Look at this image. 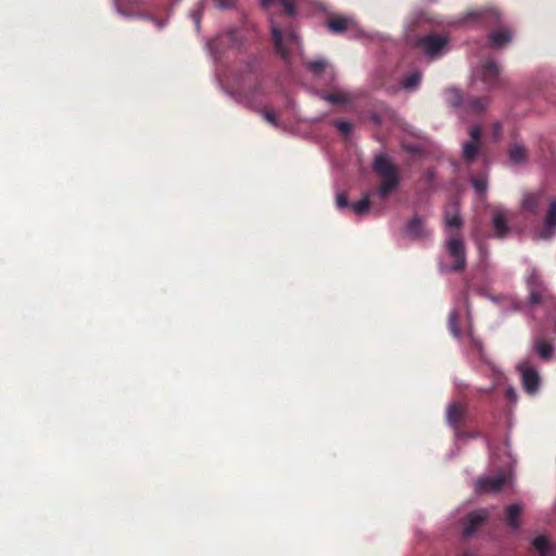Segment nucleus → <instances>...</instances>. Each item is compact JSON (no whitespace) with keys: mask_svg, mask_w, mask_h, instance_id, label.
Segmentation results:
<instances>
[{"mask_svg":"<svg viewBox=\"0 0 556 556\" xmlns=\"http://www.w3.org/2000/svg\"><path fill=\"white\" fill-rule=\"evenodd\" d=\"M446 256L452 261L450 264L439 263L441 273L462 271L467 263L466 245L464 239L458 233H448L445 241Z\"/></svg>","mask_w":556,"mask_h":556,"instance_id":"7ed1b4c3","label":"nucleus"},{"mask_svg":"<svg viewBox=\"0 0 556 556\" xmlns=\"http://www.w3.org/2000/svg\"><path fill=\"white\" fill-rule=\"evenodd\" d=\"M281 0H260L261 7L263 9H268L274 5L276 2H280Z\"/></svg>","mask_w":556,"mask_h":556,"instance_id":"c03bdc74","label":"nucleus"},{"mask_svg":"<svg viewBox=\"0 0 556 556\" xmlns=\"http://www.w3.org/2000/svg\"><path fill=\"white\" fill-rule=\"evenodd\" d=\"M479 250H480L481 254L485 253V250H484V248L482 245L479 247Z\"/></svg>","mask_w":556,"mask_h":556,"instance_id":"4d7b16f0","label":"nucleus"},{"mask_svg":"<svg viewBox=\"0 0 556 556\" xmlns=\"http://www.w3.org/2000/svg\"><path fill=\"white\" fill-rule=\"evenodd\" d=\"M405 230L407 236L414 240L425 239L430 236V231L418 215H415L409 222H407Z\"/></svg>","mask_w":556,"mask_h":556,"instance_id":"aec40b11","label":"nucleus"},{"mask_svg":"<svg viewBox=\"0 0 556 556\" xmlns=\"http://www.w3.org/2000/svg\"><path fill=\"white\" fill-rule=\"evenodd\" d=\"M314 93L324 101L334 105H350L355 101V93L351 90L333 86L331 91H314Z\"/></svg>","mask_w":556,"mask_h":556,"instance_id":"ddd939ff","label":"nucleus"},{"mask_svg":"<svg viewBox=\"0 0 556 556\" xmlns=\"http://www.w3.org/2000/svg\"><path fill=\"white\" fill-rule=\"evenodd\" d=\"M527 152L522 144L516 143L509 149V160L515 165H520L526 161Z\"/></svg>","mask_w":556,"mask_h":556,"instance_id":"c756f323","label":"nucleus"},{"mask_svg":"<svg viewBox=\"0 0 556 556\" xmlns=\"http://www.w3.org/2000/svg\"><path fill=\"white\" fill-rule=\"evenodd\" d=\"M217 79L220 88L229 97L233 98L238 103H241L252 110L261 108L265 89L263 83L252 74L236 77V86L233 89L227 88L220 75L217 73Z\"/></svg>","mask_w":556,"mask_h":556,"instance_id":"f257e3e1","label":"nucleus"},{"mask_svg":"<svg viewBox=\"0 0 556 556\" xmlns=\"http://www.w3.org/2000/svg\"><path fill=\"white\" fill-rule=\"evenodd\" d=\"M556 235V200H548V211L544 217L541 228L535 231V237L540 240H549Z\"/></svg>","mask_w":556,"mask_h":556,"instance_id":"dca6fc26","label":"nucleus"},{"mask_svg":"<svg viewBox=\"0 0 556 556\" xmlns=\"http://www.w3.org/2000/svg\"><path fill=\"white\" fill-rule=\"evenodd\" d=\"M532 546L536 549L540 556H555L556 551L548 544V540L544 535H536L532 539Z\"/></svg>","mask_w":556,"mask_h":556,"instance_id":"bb28decb","label":"nucleus"},{"mask_svg":"<svg viewBox=\"0 0 556 556\" xmlns=\"http://www.w3.org/2000/svg\"><path fill=\"white\" fill-rule=\"evenodd\" d=\"M455 384H456L457 388H466L467 387V384L463 383V382H459V383L455 382Z\"/></svg>","mask_w":556,"mask_h":556,"instance_id":"864d4df0","label":"nucleus"},{"mask_svg":"<svg viewBox=\"0 0 556 556\" xmlns=\"http://www.w3.org/2000/svg\"><path fill=\"white\" fill-rule=\"evenodd\" d=\"M372 170L382 179L375 193L380 199L388 198L400 185V175L386 153L376 155L372 162Z\"/></svg>","mask_w":556,"mask_h":556,"instance_id":"f03ea898","label":"nucleus"},{"mask_svg":"<svg viewBox=\"0 0 556 556\" xmlns=\"http://www.w3.org/2000/svg\"><path fill=\"white\" fill-rule=\"evenodd\" d=\"M305 67L315 76L321 75L324 72H327L329 68V76L334 79L336 73L328 65L325 59L317 58L312 61L305 62Z\"/></svg>","mask_w":556,"mask_h":556,"instance_id":"b1692460","label":"nucleus"},{"mask_svg":"<svg viewBox=\"0 0 556 556\" xmlns=\"http://www.w3.org/2000/svg\"><path fill=\"white\" fill-rule=\"evenodd\" d=\"M462 556H470V555H468V554H464V555H462Z\"/></svg>","mask_w":556,"mask_h":556,"instance_id":"bf43d9fd","label":"nucleus"},{"mask_svg":"<svg viewBox=\"0 0 556 556\" xmlns=\"http://www.w3.org/2000/svg\"><path fill=\"white\" fill-rule=\"evenodd\" d=\"M407 150L415 153L418 151V148L417 147H408Z\"/></svg>","mask_w":556,"mask_h":556,"instance_id":"603ef678","label":"nucleus"},{"mask_svg":"<svg viewBox=\"0 0 556 556\" xmlns=\"http://www.w3.org/2000/svg\"><path fill=\"white\" fill-rule=\"evenodd\" d=\"M489 511L486 509H479L469 513L464 520V529L463 536L468 539L470 538L489 517Z\"/></svg>","mask_w":556,"mask_h":556,"instance_id":"a211bd4d","label":"nucleus"},{"mask_svg":"<svg viewBox=\"0 0 556 556\" xmlns=\"http://www.w3.org/2000/svg\"><path fill=\"white\" fill-rule=\"evenodd\" d=\"M446 101L453 108L460 110L462 115H478L482 113L488 104V98L464 97L456 88H451L446 92Z\"/></svg>","mask_w":556,"mask_h":556,"instance_id":"39448f33","label":"nucleus"},{"mask_svg":"<svg viewBox=\"0 0 556 556\" xmlns=\"http://www.w3.org/2000/svg\"><path fill=\"white\" fill-rule=\"evenodd\" d=\"M465 435L462 437V441L466 439H473L480 435L479 432H463Z\"/></svg>","mask_w":556,"mask_h":556,"instance_id":"49530a36","label":"nucleus"},{"mask_svg":"<svg viewBox=\"0 0 556 556\" xmlns=\"http://www.w3.org/2000/svg\"><path fill=\"white\" fill-rule=\"evenodd\" d=\"M527 285L529 288V301L531 306H535L545 301L548 296L547 290L544 287L536 270L532 269L527 277Z\"/></svg>","mask_w":556,"mask_h":556,"instance_id":"2eb2a0df","label":"nucleus"},{"mask_svg":"<svg viewBox=\"0 0 556 556\" xmlns=\"http://www.w3.org/2000/svg\"><path fill=\"white\" fill-rule=\"evenodd\" d=\"M354 24L355 21L352 16L339 15L329 20L326 23V26L333 34H343L346 30H349Z\"/></svg>","mask_w":556,"mask_h":556,"instance_id":"4be33fe9","label":"nucleus"},{"mask_svg":"<svg viewBox=\"0 0 556 556\" xmlns=\"http://www.w3.org/2000/svg\"><path fill=\"white\" fill-rule=\"evenodd\" d=\"M501 66L493 58L480 61L471 73L473 85H480L483 90H492L500 84Z\"/></svg>","mask_w":556,"mask_h":556,"instance_id":"20e7f679","label":"nucleus"},{"mask_svg":"<svg viewBox=\"0 0 556 556\" xmlns=\"http://www.w3.org/2000/svg\"><path fill=\"white\" fill-rule=\"evenodd\" d=\"M300 0H281L279 3L283 8L285 12L291 16L295 17L298 14L296 4Z\"/></svg>","mask_w":556,"mask_h":556,"instance_id":"72a5a7b5","label":"nucleus"},{"mask_svg":"<svg viewBox=\"0 0 556 556\" xmlns=\"http://www.w3.org/2000/svg\"><path fill=\"white\" fill-rule=\"evenodd\" d=\"M370 202L368 198H364L351 204L352 210L358 216L366 214L369 211Z\"/></svg>","mask_w":556,"mask_h":556,"instance_id":"473e14b6","label":"nucleus"},{"mask_svg":"<svg viewBox=\"0 0 556 556\" xmlns=\"http://www.w3.org/2000/svg\"><path fill=\"white\" fill-rule=\"evenodd\" d=\"M336 203H337L338 208H340V210L350 206V203H349L345 194H343V193L337 194Z\"/></svg>","mask_w":556,"mask_h":556,"instance_id":"ea45409f","label":"nucleus"},{"mask_svg":"<svg viewBox=\"0 0 556 556\" xmlns=\"http://www.w3.org/2000/svg\"><path fill=\"white\" fill-rule=\"evenodd\" d=\"M190 17L193 20L194 22V26H195V30L197 31H200V27H201V17H202V10L201 8L198 9V10H192L190 12Z\"/></svg>","mask_w":556,"mask_h":556,"instance_id":"4c0bfd02","label":"nucleus"},{"mask_svg":"<svg viewBox=\"0 0 556 556\" xmlns=\"http://www.w3.org/2000/svg\"><path fill=\"white\" fill-rule=\"evenodd\" d=\"M333 126L344 136H348L352 129L351 124L343 119L334 121Z\"/></svg>","mask_w":556,"mask_h":556,"instance_id":"c9c22d12","label":"nucleus"},{"mask_svg":"<svg viewBox=\"0 0 556 556\" xmlns=\"http://www.w3.org/2000/svg\"><path fill=\"white\" fill-rule=\"evenodd\" d=\"M370 119H371L374 123L378 124V125L381 123V119H380L379 115H377V114H372V115L370 116Z\"/></svg>","mask_w":556,"mask_h":556,"instance_id":"3c124183","label":"nucleus"},{"mask_svg":"<svg viewBox=\"0 0 556 556\" xmlns=\"http://www.w3.org/2000/svg\"><path fill=\"white\" fill-rule=\"evenodd\" d=\"M214 3L220 10H229L235 8L236 0H214Z\"/></svg>","mask_w":556,"mask_h":556,"instance_id":"e433bc0d","label":"nucleus"},{"mask_svg":"<svg viewBox=\"0 0 556 556\" xmlns=\"http://www.w3.org/2000/svg\"><path fill=\"white\" fill-rule=\"evenodd\" d=\"M241 41L239 31L236 28H228L224 33H220L215 39L207 41L206 50L211 55L214 63H218L220 59V49L226 46H238Z\"/></svg>","mask_w":556,"mask_h":556,"instance_id":"1a4fd4ad","label":"nucleus"},{"mask_svg":"<svg viewBox=\"0 0 556 556\" xmlns=\"http://www.w3.org/2000/svg\"><path fill=\"white\" fill-rule=\"evenodd\" d=\"M468 415V406L464 403L456 401L450 402L446 407V422L454 431V439L456 445L462 443V437L465 435L460 430L459 426L466 419Z\"/></svg>","mask_w":556,"mask_h":556,"instance_id":"6e6552de","label":"nucleus"},{"mask_svg":"<svg viewBox=\"0 0 556 556\" xmlns=\"http://www.w3.org/2000/svg\"><path fill=\"white\" fill-rule=\"evenodd\" d=\"M263 116L266 121H268L271 125L278 126L277 115L270 111H264Z\"/></svg>","mask_w":556,"mask_h":556,"instance_id":"a19ab883","label":"nucleus"},{"mask_svg":"<svg viewBox=\"0 0 556 556\" xmlns=\"http://www.w3.org/2000/svg\"><path fill=\"white\" fill-rule=\"evenodd\" d=\"M469 141L463 143L462 150L464 159L467 162H472L479 154L481 127L479 125L471 126L469 129Z\"/></svg>","mask_w":556,"mask_h":556,"instance_id":"f3484780","label":"nucleus"},{"mask_svg":"<svg viewBox=\"0 0 556 556\" xmlns=\"http://www.w3.org/2000/svg\"><path fill=\"white\" fill-rule=\"evenodd\" d=\"M491 389H492V388H490V389H480L479 391H480V392H489Z\"/></svg>","mask_w":556,"mask_h":556,"instance_id":"13d9d810","label":"nucleus"},{"mask_svg":"<svg viewBox=\"0 0 556 556\" xmlns=\"http://www.w3.org/2000/svg\"><path fill=\"white\" fill-rule=\"evenodd\" d=\"M500 15L494 10H470L460 18V23L468 26L491 27L497 24Z\"/></svg>","mask_w":556,"mask_h":556,"instance_id":"9b49d317","label":"nucleus"},{"mask_svg":"<svg viewBox=\"0 0 556 556\" xmlns=\"http://www.w3.org/2000/svg\"><path fill=\"white\" fill-rule=\"evenodd\" d=\"M447 326L452 336L457 340L460 339V329L458 326V312L455 308L450 312Z\"/></svg>","mask_w":556,"mask_h":556,"instance_id":"7c9ffc66","label":"nucleus"},{"mask_svg":"<svg viewBox=\"0 0 556 556\" xmlns=\"http://www.w3.org/2000/svg\"><path fill=\"white\" fill-rule=\"evenodd\" d=\"M270 31L275 43L276 53L285 61L286 65H290V49L291 47L301 50V39L295 31H290L283 35L279 25L270 20Z\"/></svg>","mask_w":556,"mask_h":556,"instance_id":"423d86ee","label":"nucleus"},{"mask_svg":"<svg viewBox=\"0 0 556 556\" xmlns=\"http://www.w3.org/2000/svg\"><path fill=\"white\" fill-rule=\"evenodd\" d=\"M370 38H377L379 40H387V39H389V37L380 35V34H372V35H370Z\"/></svg>","mask_w":556,"mask_h":556,"instance_id":"8fccbe9b","label":"nucleus"},{"mask_svg":"<svg viewBox=\"0 0 556 556\" xmlns=\"http://www.w3.org/2000/svg\"><path fill=\"white\" fill-rule=\"evenodd\" d=\"M494 127H495V131H496V132H498V131H500V129H501L500 124H495V125H494Z\"/></svg>","mask_w":556,"mask_h":556,"instance_id":"6e6d98bb","label":"nucleus"},{"mask_svg":"<svg viewBox=\"0 0 556 556\" xmlns=\"http://www.w3.org/2000/svg\"><path fill=\"white\" fill-rule=\"evenodd\" d=\"M444 220L447 227L459 228L462 226L463 220L456 204L445 210Z\"/></svg>","mask_w":556,"mask_h":556,"instance_id":"c85d7f7f","label":"nucleus"},{"mask_svg":"<svg viewBox=\"0 0 556 556\" xmlns=\"http://www.w3.org/2000/svg\"><path fill=\"white\" fill-rule=\"evenodd\" d=\"M425 179L427 182L431 184L435 179V172L433 169H428L425 174Z\"/></svg>","mask_w":556,"mask_h":556,"instance_id":"a18cd8bd","label":"nucleus"},{"mask_svg":"<svg viewBox=\"0 0 556 556\" xmlns=\"http://www.w3.org/2000/svg\"><path fill=\"white\" fill-rule=\"evenodd\" d=\"M517 370L520 374L525 391L530 395H534L539 391L541 381L538 370L530 365L528 359L519 362Z\"/></svg>","mask_w":556,"mask_h":556,"instance_id":"f8f14e48","label":"nucleus"},{"mask_svg":"<svg viewBox=\"0 0 556 556\" xmlns=\"http://www.w3.org/2000/svg\"><path fill=\"white\" fill-rule=\"evenodd\" d=\"M491 463L493 465H495V456H494V454L492 452H491Z\"/></svg>","mask_w":556,"mask_h":556,"instance_id":"5fc2aeb1","label":"nucleus"},{"mask_svg":"<svg viewBox=\"0 0 556 556\" xmlns=\"http://www.w3.org/2000/svg\"><path fill=\"white\" fill-rule=\"evenodd\" d=\"M521 509L522 507L518 503L510 504L506 507V522L513 531H517L519 529L518 518Z\"/></svg>","mask_w":556,"mask_h":556,"instance_id":"a878e982","label":"nucleus"},{"mask_svg":"<svg viewBox=\"0 0 556 556\" xmlns=\"http://www.w3.org/2000/svg\"><path fill=\"white\" fill-rule=\"evenodd\" d=\"M471 186L475 189L476 193L479 195H484L488 189V178L484 175L471 177L470 179Z\"/></svg>","mask_w":556,"mask_h":556,"instance_id":"2f4dec72","label":"nucleus"},{"mask_svg":"<svg viewBox=\"0 0 556 556\" xmlns=\"http://www.w3.org/2000/svg\"><path fill=\"white\" fill-rule=\"evenodd\" d=\"M511 217L513 213L504 206H492V225L496 238L504 239L509 233L508 219Z\"/></svg>","mask_w":556,"mask_h":556,"instance_id":"4468645a","label":"nucleus"},{"mask_svg":"<svg viewBox=\"0 0 556 556\" xmlns=\"http://www.w3.org/2000/svg\"><path fill=\"white\" fill-rule=\"evenodd\" d=\"M505 445H506V453H507V457L509 458V466H510L514 460H513V457H511L510 446L508 444V441L505 442Z\"/></svg>","mask_w":556,"mask_h":556,"instance_id":"09e8293b","label":"nucleus"},{"mask_svg":"<svg viewBox=\"0 0 556 556\" xmlns=\"http://www.w3.org/2000/svg\"><path fill=\"white\" fill-rule=\"evenodd\" d=\"M513 39V33L508 28H498L489 35V46L494 49H503Z\"/></svg>","mask_w":556,"mask_h":556,"instance_id":"412c9836","label":"nucleus"},{"mask_svg":"<svg viewBox=\"0 0 556 556\" xmlns=\"http://www.w3.org/2000/svg\"><path fill=\"white\" fill-rule=\"evenodd\" d=\"M152 24L159 29V30H162L166 27V25L168 24V17L166 18H157L155 17L152 22Z\"/></svg>","mask_w":556,"mask_h":556,"instance_id":"37998d69","label":"nucleus"},{"mask_svg":"<svg viewBox=\"0 0 556 556\" xmlns=\"http://www.w3.org/2000/svg\"><path fill=\"white\" fill-rule=\"evenodd\" d=\"M481 295L485 296L486 299L491 300L492 302L494 303H497L498 302V298L495 296V295H491V294H486L484 292H480Z\"/></svg>","mask_w":556,"mask_h":556,"instance_id":"de8ad7c7","label":"nucleus"},{"mask_svg":"<svg viewBox=\"0 0 556 556\" xmlns=\"http://www.w3.org/2000/svg\"><path fill=\"white\" fill-rule=\"evenodd\" d=\"M417 46L426 56L433 60L445 54L450 49L448 37L443 35H428L417 41Z\"/></svg>","mask_w":556,"mask_h":556,"instance_id":"0eeeda50","label":"nucleus"},{"mask_svg":"<svg viewBox=\"0 0 556 556\" xmlns=\"http://www.w3.org/2000/svg\"><path fill=\"white\" fill-rule=\"evenodd\" d=\"M125 10L135 12L134 10L148 5V0H121Z\"/></svg>","mask_w":556,"mask_h":556,"instance_id":"f704fd0d","label":"nucleus"},{"mask_svg":"<svg viewBox=\"0 0 556 556\" xmlns=\"http://www.w3.org/2000/svg\"><path fill=\"white\" fill-rule=\"evenodd\" d=\"M545 201V195L543 192H535V193H527L523 195L522 199V210L531 213L536 214L539 206Z\"/></svg>","mask_w":556,"mask_h":556,"instance_id":"5701e85b","label":"nucleus"},{"mask_svg":"<svg viewBox=\"0 0 556 556\" xmlns=\"http://www.w3.org/2000/svg\"><path fill=\"white\" fill-rule=\"evenodd\" d=\"M114 10L117 15L125 17V18H140V20L150 21L151 23L155 18V16L151 13H136V12H130V11L125 10L122 5L121 0L114 1Z\"/></svg>","mask_w":556,"mask_h":556,"instance_id":"393cba45","label":"nucleus"},{"mask_svg":"<svg viewBox=\"0 0 556 556\" xmlns=\"http://www.w3.org/2000/svg\"><path fill=\"white\" fill-rule=\"evenodd\" d=\"M505 396L507 400L515 403L518 399L516 389L513 386H507L505 389Z\"/></svg>","mask_w":556,"mask_h":556,"instance_id":"58836bf2","label":"nucleus"},{"mask_svg":"<svg viewBox=\"0 0 556 556\" xmlns=\"http://www.w3.org/2000/svg\"><path fill=\"white\" fill-rule=\"evenodd\" d=\"M470 339H471L473 349L479 353L480 357L483 359V349H482V344H481L480 340L472 337L471 334H470Z\"/></svg>","mask_w":556,"mask_h":556,"instance_id":"79ce46f5","label":"nucleus"},{"mask_svg":"<svg viewBox=\"0 0 556 556\" xmlns=\"http://www.w3.org/2000/svg\"><path fill=\"white\" fill-rule=\"evenodd\" d=\"M511 481L510 468L507 471H498L492 477H481L476 482L477 492L497 493Z\"/></svg>","mask_w":556,"mask_h":556,"instance_id":"9d476101","label":"nucleus"},{"mask_svg":"<svg viewBox=\"0 0 556 556\" xmlns=\"http://www.w3.org/2000/svg\"><path fill=\"white\" fill-rule=\"evenodd\" d=\"M532 350L538 353L542 359H549L555 351L554 346L543 339H536L532 344Z\"/></svg>","mask_w":556,"mask_h":556,"instance_id":"cd10ccee","label":"nucleus"},{"mask_svg":"<svg viewBox=\"0 0 556 556\" xmlns=\"http://www.w3.org/2000/svg\"><path fill=\"white\" fill-rule=\"evenodd\" d=\"M422 81V73L419 70H412L405 74L399 81V89L413 93L416 92Z\"/></svg>","mask_w":556,"mask_h":556,"instance_id":"6ab92c4d","label":"nucleus"}]
</instances>
